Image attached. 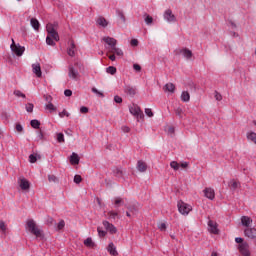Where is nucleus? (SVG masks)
Listing matches in <instances>:
<instances>
[{"label": "nucleus", "instance_id": "423d86ee", "mask_svg": "<svg viewBox=\"0 0 256 256\" xmlns=\"http://www.w3.org/2000/svg\"><path fill=\"white\" fill-rule=\"evenodd\" d=\"M191 205L183 202V201H179L178 202V210L179 213H181V215H189V213H191Z\"/></svg>", "mask_w": 256, "mask_h": 256}, {"label": "nucleus", "instance_id": "e2e57ef3", "mask_svg": "<svg viewBox=\"0 0 256 256\" xmlns=\"http://www.w3.org/2000/svg\"><path fill=\"white\" fill-rule=\"evenodd\" d=\"M215 99L216 101H221L223 99V96L219 92H215Z\"/></svg>", "mask_w": 256, "mask_h": 256}, {"label": "nucleus", "instance_id": "774afa93", "mask_svg": "<svg viewBox=\"0 0 256 256\" xmlns=\"http://www.w3.org/2000/svg\"><path fill=\"white\" fill-rule=\"evenodd\" d=\"M53 218H51V217H48L47 218V220H46V223L48 224V225H53Z\"/></svg>", "mask_w": 256, "mask_h": 256}, {"label": "nucleus", "instance_id": "37998d69", "mask_svg": "<svg viewBox=\"0 0 256 256\" xmlns=\"http://www.w3.org/2000/svg\"><path fill=\"white\" fill-rule=\"evenodd\" d=\"M92 93H95V95H98V97H105L103 92L99 91L97 88L93 87L92 88Z\"/></svg>", "mask_w": 256, "mask_h": 256}, {"label": "nucleus", "instance_id": "9b49d317", "mask_svg": "<svg viewBox=\"0 0 256 256\" xmlns=\"http://www.w3.org/2000/svg\"><path fill=\"white\" fill-rule=\"evenodd\" d=\"M124 93L130 97H135V95H137V88L135 86L127 85L124 87Z\"/></svg>", "mask_w": 256, "mask_h": 256}, {"label": "nucleus", "instance_id": "393cba45", "mask_svg": "<svg viewBox=\"0 0 256 256\" xmlns=\"http://www.w3.org/2000/svg\"><path fill=\"white\" fill-rule=\"evenodd\" d=\"M129 111H130L131 115H134V117H135V115H139L141 108H139V106L134 104L129 107Z\"/></svg>", "mask_w": 256, "mask_h": 256}, {"label": "nucleus", "instance_id": "c03bdc74", "mask_svg": "<svg viewBox=\"0 0 256 256\" xmlns=\"http://www.w3.org/2000/svg\"><path fill=\"white\" fill-rule=\"evenodd\" d=\"M0 231H2V233L7 231V225H5L4 221H0Z\"/></svg>", "mask_w": 256, "mask_h": 256}, {"label": "nucleus", "instance_id": "7ed1b4c3", "mask_svg": "<svg viewBox=\"0 0 256 256\" xmlns=\"http://www.w3.org/2000/svg\"><path fill=\"white\" fill-rule=\"evenodd\" d=\"M235 242L239 243L238 249L242 256H251V252L249 251V244L247 242H243V238L237 237L235 238Z\"/></svg>", "mask_w": 256, "mask_h": 256}, {"label": "nucleus", "instance_id": "a878e982", "mask_svg": "<svg viewBox=\"0 0 256 256\" xmlns=\"http://www.w3.org/2000/svg\"><path fill=\"white\" fill-rule=\"evenodd\" d=\"M67 53L70 57H75V42H70V47L68 48Z\"/></svg>", "mask_w": 256, "mask_h": 256}, {"label": "nucleus", "instance_id": "0e129e2a", "mask_svg": "<svg viewBox=\"0 0 256 256\" xmlns=\"http://www.w3.org/2000/svg\"><path fill=\"white\" fill-rule=\"evenodd\" d=\"M167 131L169 135H173L175 133V128L173 126H169Z\"/></svg>", "mask_w": 256, "mask_h": 256}, {"label": "nucleus", "instance_id": "79ce46f5", "mask_svg": "<svg viewBox=\"0 0 256 256\" xmlns=\"http://www.w3.org/2000/svg\"><path fill=\"white\" fill-rule=\"evenodd\" d=\"M175 113H176L177 117H179V119H183V109L176 108Z\"/></svg>", "mask_w": 256, "mask_h": 256}, {"label": "nucleus", "instance_id": "ea45409f", "mask_svg": "<svg viewBox=\"0 0 256 256\" xmlns=\"http://www.w3.org/2000/svg\"><path fill=\"white\" fill-rule=\"evenodd\" d=\"M65 228V220H60L57 224V231H61Z\"/></svg>", "mask_w": 256, "mask_h": 256}, {"label": "nucleus", "instance_id": "5701e85b", "mask_svg": "<svg viewBox=\"0 0 256 256\" xmlns=\"http://www.w3.org/2000/svg\"><path fill=\"white\" fill-rule=\"evenodd\" d=\"M30 24L35 31H39L41 24L39 23V20H37V18H31Z\"/></svg>", "mask_w": 256, "mask_h": 256}, {"label": "nucleus", "instance_id": "e433bc0d", "mask_svg": "<svg viewBox=\"0 0 256 256\" xmlns=\"http://www.w3.org/2000/svg\"><path fill=\"white\" fill-rule=\"evenodd\" d=\"M170 167L174 169V171H179V168L181 167V164H179L177 161H172L170 163Z\"/></svg>", "mask_w": 256, "mask_h": 256}, {"label": "nucleus", "instance_id": "39448f33", "mask_svg": "<svg viewBox=\"0 0 256 256\" xmlns=\"http://www.w3.org/2000/svg\"><path fill=\"white\" fill-rule=\"evenodd\" d=\"M10 49L13 53H15V55H17V57H21L23 53H25V47H22L19 44H15L14 39H12V44L10 46Z\"/></svg>", "mask_w": 256, "mask_h": 256}, {"label": "nucleus", "instance_id": "680f3d73", "mask_svg": "<svg viewBox=\"0 0 256 256\" xmlns=\"http://www.w3.org/2000/svg\"><path fill=\"white\" fill-rule=\"evenodd\" d=\"M158 227H159L160 231H166V229H167V224L161 223Z\"/></svg>", "mask_w": 256, "mask_h": 256}, {"label": "nucleus", "instance_id": "052dcab7", "mask_svg": "<svg viewBox=\"0 0 256 256\" xmlns=\"http://www.w3.org/2000/svg\"><path fill=\"white\" fill-rule=\"evenodd\" d=\"M64 95H65V97H71V95H73V91L67 89L64 91Z\"/></svg>", "mask_w": 256, "mask_h": 256}, {"label": "nucleus", "instance_id": "49530a36", "mask_svg": "<svg viewBox=\"0 0 256 256\" xmlns=\"http://www.w3.org/2000/svg\"><path fill=\"white\" fill-rule=\"evenodd\" d=\"M14 95L16 97H22L23 99H25V94L23 92H21V90H15Z\"/></svg>", "mask_w": 256, "mask_h": 256}, {"label": "nucleus", "instance_id": "aec40b11", "mask_svg": "<svg viewBox=\"0 0 256 256\" xmlns=\"http://www.w3.org/2000/svg\"><path fill=\"white\" fill-rule=\"evenodd\" d=\"M96 23L100 27H107L109 25V22H107V19H105V17H102V16L97 18Z\"/></svg>", "mask_w": 256, "mask_h": 256}, {"label": "nucleus", "instance_id": "4d7b16f0", "mask_svg": "<svg viewBox=\"0 0 256 256\" xmlns=\"http://www.w3.org/2000/svg\"><path fill=\"white\" fill-rule=\"evenodd\" d=\"M116 207H119V205H121V203H123V199L121 198H116L114 201Z\"/></svg>", "mask_w": 256, "mask_h": 256}, {"label": "nucleus", "instance_id": "338daca9", "mask_svg": "<svg viewBox=\"0 0 256 256\" xmlns=\"http://www.w3.org/2000/svg\"><path fill=\"white\" fill-rule=\"evenodd\" d=\"M80 113H89V108L85 107V106H82L80 108Z\"/></svg>", "mask_w": 256, "mask_h": 256}, {"label": "nucleus", "instance_id": "4468645a", "mask_svg": "<svg viewBox=\"0 0 256 256\" xmlns=\"http://www.w3.org/2000/svg\"><path fill=\"white\" fill-rule=\"evenodd\" d=\"M18 184H19V187L22 189V191H27V189H29L30 187L28 180L25 178H19Z\"/></svg>", "mask_w": 256, "mask_h": 256}, {"label": "nucleus", "instance_id": "864d4df0", "mask_svg": "<svg viewBox=\"0 0 256 256\" xmlns=\"http://www.w3.org/2000/svg\"><path fill=\"white\" fill-rule=\"evenodd\" d=\"M59 117L61 118L69 117V112H67L66 110H63L62 112L59 113Z\"/></svg>", "mask_w": 256, "mask_h": 256}, {"label": "nucleus", "instance_id": "3c124183", "mask_svg": "<svg viewBox=\"0 0 256 256\" xmlns=\"http://www.w3.org/2000/svg\"><path fill=\"white\" fill-rule=\"evenodd\" d=\"M30 163H37V156L35 154H31L29 156Z\"/></svg>", "mask_w": 256, "mask_h": 256}, {"label": "nucleus", "instance_id": "a19ab883", "mask_svg": "<svg viewBox=\"0 0 256 256\" xmlns=\"http://www.w3.org/2000/svg\"><path fill=\"white\" fill-rule=\"evenodd\" d=\"M37 139L38 141H45V134H43V131H37Z\"/></svg>", "mask_w": 256, "mask_h": 256}, {"label": "nucleus", "instance_id": "7c9ffc66", "mask_svg": "<svg viewBox=\"0 0 256 256\" xmlns=\"http://www.w3.org/2000/svg\"><path fill=\"white\" fill-rule=\"evenodd\" d=\"M107 215H108V219H113V220L119 219V213L115 211H109Z\"/></svg>", "mask_w": 256, "mask_h": 256}, {"label": "nucleus", "instance_id": "f704fd0d", "mask_svg": "<svg viewBox=\"0 0 256 256\" xmlns=\"http://www.w3.org/2000/svg\"><path fill=\"white\" fill-rule=\"evenodd\" d=\"M229 186L231 187V189H239V187H240V184H239V182L238 181H236V180H231L230 182H229Z\"/></svg>", "mask_w": 256, "mask_h": 256}, {"label": "nucleus", "instance_id": "c9c22d12", "mask_svg": "<svg viewBox=\"0 0 256 256\" xmlns=\"http://www.w3.org/2000/svg\"><path fill=\"white\" fill-rule=\"evenodd\" d=\"M106 73H109L110 75H115L117 73V68L115 66H109L106 68Z\"/></svg>", "mask_w": 256, "mask_h": 256}, {"label": "nucleus", "instance_id": "1a4fd4ad", "mask_svg": "<svg viewBox=\"0 0 256 256\" xmlns=\"http://www.w3.org/2000/svg\"><path fill=\"white\" fill-rule=\"evenodd\" d=\"M217 227V222L213 220L208 221V231H210V233H212L213 235H219V228Z\"/></svg>", "mask_w": 256, "mask_h": 256}, {"label": "nucleus", "instance_id": "13d9d810", "mask_svg": "<svg viewBox=\"0 0 256 256\" xmlns=\"http://www.w3.org/2000/svg\"><path fill=\"white\" fill-rule=\"evenodd\" d=\"M130 44L132 45V47H137V45H139V40L137 39H132Z\"/></svg>", "mask_w": 256, "mask_h": 256}, {"label": "nucleus", "instance_id": "de8ad7c7", "mask_svg": "<svg viewBox=\"0 0 256 256\" xmlns=\"http://www.w3.org/2000/svg\"><path fill=\"white\" fill-rule=\"evenodd\" d=\"M117 15H118L119 19H121V21L123 23H125V14H123V11L118 10Z\"/></svg>", "mask_w": 256, "mask_h": 256}, {"label": "nucleus", "instance_id": "0eeeda50", "mask_svg": "<svg viewBox=\"0 0 256 256\" xmlns=\"http://www.w3.org/2000/svg\"><path fill=\"white\" fill-rule=\"evenodd\" d=\"M46 30L48 35L54 39V41H59V33H57V30L55 29V25L48 23L46 25Z\"/></svg>", "mask_w": 256, "mask_h": 256}, {"label": "nucleus", "instance_id": "72a5a7b5", "mask_svg": "<svg viewBox=\"0 0 256 256\" xmlns=\"http://www.w3.org/2000/svg\"><path fill=\"white\" fill-rule=\"evenodd\" d=\"M31 127H33V129H39V127H41V122H39V120H31L30 122Z\"/></svg>", "mask_w": 256, "mask_h": 256}, {"label": "nucleus", "instance_id": "f3484780", "mask_svg": "<svg viewBox=\"0 0 256 256\" xmlns=\"http://www.w3.org/2000/svg\"><path fill=\"white\" fill-rule=\"evenodd\" d=\"M32 71L36 74L37 77H42L43 75L41 72V64L39 63L32 64Z\"/></svg>", "mask_w": 256, "mask_h": 256}, {"label": "nucleus", "instance_id": "a18cd8bd", "mask_svg": "<svg viewBox=\"0 0 256 256\" xmlns=\"http://www.w3.org/2000/svg\"><path fill=\"white\" fill-rule=\"evenodd\" d=\"M33 108H34V106H33L32 103L26 104V111H27V113H33Z\"/></svg>", "mask_w": 256, "mask_h": 256}, {"label": "nucleus", "instance_id": "4be33fe9", "mask_svg": "<svg viewBox=\"0 0 256 256\" xmlns=\"http://www.w3.org/2000/svg\"><path fill=\"white\" fill-rule=\"evenodd\" d=\"M79 155L75 152L72 153V155L70 156V163L72 165H79Z\"/></svg>", "mask_w": 256, "mask_h": 256}, {"label": "nucleus", "instance_id": "412c9836", "mask_svg": "<svg viewBox=\"0 0 256 256\" xmlns=\"http://www.w3.org/2000/svg\"><path fill=\"white\" fill-rule=\"evenodd\" d=\"M137 169L140 171V173H145V171H147V164L139 160L137 163Z\"/></svg>", "mask_w": 256, "mask_h": 256}, {"label": "nucleus", "instance_id": "2f4dec72", "mask_svg": "<svg viewBox=\"0 0 256 256\" xmlns=\"http://www.w3.org/2000/svg\"><path fill=\"white\" fill-rule=\"evenodd\" d=\"M84 245L93 249V247H95V242H93V239L87 238L86 240H84Z\"/></svg>", "mask_w": 256, "mask_h": 256}, {"label": "nucleus", "instance_id": "b1692460", "mask_svg": "<svg viewBox=\"0 0 256 256\" xmlns=\"http://www.w3.org/2000/svg\"><path fill=\"white\" fill-rule=\"evenodd\" d=\"M113 175H114V177H118V179L123 178V175H124L123 169H121L119 167H115L113 169Z\"/></svg>", "mask_w": 256, "mask_h": 256}, {"label": "nucleus", "instance_id": "20e7f679", "mask_svg": "<svg viewBox=\"0 0 256 256\" xmlns=\"http://www.w3.org/2000/svg\"><path fill=\"white\" fill-rule=\"evenodd\" d=\"M68 77L70 79H73L74 81H77L79 79V77H81L79 74V64L78 63H75L74 65L70 64L68 66Z\"/></svg>", "mask_w": 256, "mask_h": 256}, {"label": "nucleus", "instance_id": "cd10ccee", "mask_svg": "<svg viewBox=\"0 0 256 256\" xmlns=\"http://www.w3.org/2000/svg\"><path fill=\"white\" fill-rule=\"evenodd\" d=\"M191 99V95L189 94V92L187 91H183L182 94H181V100L184 102V103H187L189 102Z\"/></svg>", "mask_w": 256, "mask_h": 256}, {"label": "nucleus", "instance_id": "4c0bfd02", "mask_svg": "<svg viewBox=\"0 0 256 256\" xmlns=\"http://www.w3.org/2000/svg\"><path fill=\"white\" fill-rule=\"evenodd\" d=\"M56 139L58 143H65V135H63V133H57Z\"/></svg>", "mask_w": 256, "mask_h": 256}, {"label": "nucleus", "instance_id": "6e6552de", "mask_svg": "<svg viewBox=\"0 0 256 256\" xmlns=\"http://www.w3.org/2000/svg\"><path fill=\"white\" fill-rule=\"evenodd\" d=\"M164 19L168 23H175V21H177V18L175 17V15L171 9H167L164 12Z\"/></svg>", "mask_w": 256, "mask_h": 256}, {"label": "nucleus", "instance_id": "6ab92c4d", "mask_svg": "<svg viewBox=\"0 0 256 256\" xmlns=\"http://www.w3.org/2000/svg\"><path fill=\"white\" fill-rule=\"evenodd\" d=\"M107 250L112 256L119 255V253L117 252V248L115 247V244H113V242L109 243Z\"/></svg>", "mask_w": 256, "mask_h": 256}, {"label": "nucleus", "instance_id": "f8f14e48", "mask_svg": "<svg viewBox=\"0 0 256 256\" xmlns=\"http://www.w3.org/2000/svg\"><path fill=\"white\" fill-rule=\"evenodd\" d=\"M103 225L106 231H109L111 235H115V233H117V228L115 225L109 223V221H103Z\"/></svg>", "mask_w": 256, "mask_h": 256}, {"label": "nucleus", "instance_id": "ddd939ff", "mask_svg": "<svg viewBox=\"0 0 256 256\" xmlns=\"http://www.w3.org/2000/svg\"><path fill=\"white\" fill-rule=\"evenodd\" d=\"M204 197L207 199H210V201H213L215 199V190L213 188H205L203 190Z\"/></svg>", "mask_w": 256, "mask_h": 256}, {"label": "nucleus", "instance_id": "5fc2aeb1", "mask_svg": "<svg viewBox=\"0 0 256 256\" xmlns=\"http://www.w3.org/2000/svg\"><path fill=\"white\" fill-rule=\"evenodd\" d=\"M145 113H146L147 116L153 117V111L151 110V108H146Z\"/></svg>", "mask_w": 256, "mask_h": 256}, {"label": "nucleus", "instance_id": "6e6d98bb", "mask_svg": "<svg viewBox=\"0 0 256 256\" xmlns=\"http://www.w3.org/2000/svg\"><path fill=\"white\" fill-rule=\"evenodd\" d=\"M98 234L99 237H105V235H107V232H105V230H101V228H98Z\"/></svg>", "mask_w": 256, "mask_h": 256}, {"label": "nucleus", "instance_id": "2eb2a0df", "mask_svg": "<svg viewBox=\"0 0 256 256\" xmlns=\"http://www.w3.org/2000/svg\"><path fill=\"white\" fill-rule=\"evenodd\" d=\"M245 237L248 239H255L256 237V229L255 228H246L244 230Z\"/></svg>", "mask_w": 256, "mask_h": 256}, {"label": "nucleus", "instance_id": "a211bd4d", "mask_svg": "<svg viewBox=\"0 0 256 256\" xmlns=\"http://www.w3.org/2000/svg\"><path fill=\"white\" fill-rule=\"evenodd\" d=\"M137 211H139V208H137L136 205L129 206L126 215L127 217H131V215H137Z\"/></svg>", "mask_w": 256, "mask_h": 256}, {"label": "nucleus", "instance_id": "9d476101", "mask_svg": "<svg viewBox=\"0 0 256 256\" xmlns=\"http://www.w3.org/2000/svg\"><path fill=\"white\" fill-rule=\"evenodd\" d=\"M176 54L183 55L185 59H191V57H193V52L188 48H182V49L176 50Z\"/></svg>", "mask_w": 256, "mask_h": 256}, {"label": "nucleus", "instance_id": "473e14b6", "mask_svg": "<svg viewBox=\"0 0 256 256\" xmlns=\"http://www.w3.org/2000/svg\"><path fill=\"white\" fill-rule=\"evenodd\" d=\"M144 21L146 25H153V17H151L149 14L144 15Z\"/></svg>", "mask_w": 256, "mask_h": 256}, {"label": "nucleus", "instance_id": "69168bd1", "mask_svg": "<svg viewBox=\"0 0 256 256\" xmlns=\"http://www.w3.org/2000/svg\"><path fill=\"white\" fill-rule=\"evenodd\" d=\"M134 117H137V119H143V117H145V115L143 114V111H139L137 115H135Z\"/></svg>", "mask_w": 256, "mask_h": 256}, {"label": "nucleus", "instance_id": "dca6fc26", "mask_svg": "<svg viewBox=\"0 0 256 256\" xmlns=\"http://www.w3.org/2000/svg\"><path fill=\"white\" fill-rule=\"evenodd\" d=\"M241 223L243 227H247V229H249V227H251V223H253V219H251L249 216H242Z\"/></svg>", "mask_w": 256, "mask_h": 256}, {"label": "nucleus", "instance_id": "58836bf2", "mask_svg": "<svg viewBox=\"0 0 256 256\" xmlns=\"http://www.w3.org/2000/svg\"><path fill=\"white\" fill-rule=\"evenodd\" d=\"M46 109L50 112H53V111H57V107H55V105H53V103L49 102L47 105H46Z\"/></svg>", "mask_w": 256, "mask_h": 256}, {"label": "nucleus", "instance_id": "f03ea898", "mask_svg": "<svg viewBox=\"0 0 256 256\" xmlns=\"http://www.w3.org/2000/svg\"><path fill=\"white\" fill-rule=\"evenodd\" d=\"M26 228L28 231L32 234L35 235L37 239H43V230L37 226V223H35V220L30 219L26 223Z\"/></svg>", "mask_w": 256, "mask_h": 256}, {"label": "nucleus", "instance_id": "09e8293b", "mask_svg": "<svg viewBox=\"0 0 256 256\" xmlns=\"http://www.w3.org/2000/svg\"><path fill=\"white\" fill-rule=\"evenodd\" d=\"M81 181H83V178L81 177V175H75L74 176V183L79 185V183H81Z\"/></svg>", "mask_w": 256, "mask_h": 256}, {"label": "nucleus", "instance_id": "bf43d9fd", "mask_svg": "<svg viewBox=\"0 0 256 256\" xmlns=\"http://www.w3.org/2000/svg\"><path fill=\"white\" fill-rule=\"evenodd\" d=\"M114 101L115 103H123V98H121V96H115Z\"/></svg>", "mask_w": 256, "mask_h": 256}, {"label": "nucleus", "instance_id": "8fccbe9b", "mask_svg": "<svg viewBox=\"0 0 256 256\" xmlns=\"http://www.w3.org/2000/svg\"><path fill=\"white\" fill-rule=\"evenodd\" d=\"M48 181L50 183H57V177L55 175H48Z\"/></svg>", "mask_w": 256, "mask_h": 256}, {"label": "nucleus", "instance_id": "c756f323", "mask_svg": "<svg viewBox=\"0 0 256 256\" xmlns=\"http://www.w3.org/2000/svg\"><path fill=\"white\" fill-rule=\"evenodd\" d=\"M46 44L50 45L51 47H55L56 43H55V39H53V36L48 35L46 37Z\"/></svg>", "mask_w": 256, "mask_h": 256}, {"label": "nucleus", "instance_id": "f257e3e1", "mask_svg": "<svg viewBox=\"0 0 256 256\" xmlns=\"http://www.w3.org/2000/svg\"><path fill=\"white\" fill-rule=\"evenodd\" d=\"M102 41L106 43L105 49L107 51V57L110 59V61H115L117 57H123V50L120 48H117V40L113 37L105 36L102 38Z\"/></svg>", "mask_w": 256, "mask_h": 256}, {"label": "nucleus", "instance_id": "c85d7f7f", "mask_svg": "<svg viewBox=\"0 0 256 256\" xmlns=\"http://www.w3.org/2000/svg\"><path fill=\"white\" fill-rule=\"evenodd\" d=\"M247 139H248V141H252V143H255V145H256V133L255 132H248Z\"/></svg>", "mask_w": 256, "mask_h": 256}, {"label": "nucleus", "instance_id": "603ef678", "mask_svg": "<svg viewBox=\"0 0 256 256\" xmlns=\"http://www.w3.org/2000/svg\"><path fill=\"white\" fill-rule=\"evenodd\" d=\"M15 129L18 133H23V125H21L20 123L16 124Z\"/></svg>", "mask_w": 256, "mask_h": 256}, {"label": "nucleus", "instance_id": "bb28decb", "mask_svg": "<svg viewBox=\"0 0 256 256\" xmlns=\"http://www.w3.org/2000/svg\"><path fill=\"white\" fill-rule=\"evenodd\" d=\"M164 91H168L169 93H175V84L173 83H167L164 86Z\"/></svg>", "mask_w": 256, "mask_h": 256}]
</instances>
